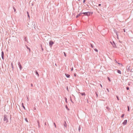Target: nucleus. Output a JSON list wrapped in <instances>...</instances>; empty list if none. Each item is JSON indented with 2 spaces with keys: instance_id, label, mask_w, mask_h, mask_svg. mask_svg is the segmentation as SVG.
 <instances>
[{
  "instance_id": "nucleus-1",
  "label": "nucleus",
  "mask_w": 133,
  "mask_h": 133,
  "mask_svg": "<svg viewBox=\"0 0 133 133\" xmlns=\"http://www.w3.org/2000/svg\"><path fill=\"white\" fill-rule=\"evenodd\" d=\"M82 14H83L85 16H89L90 15H92L93 14L92 12H82Z\"/></svg>"
},
{
  "instance_id": "nucleus-2",
  "label": "nucleus",
  "mask_w": 133,
  "mask_h": 133,
  "mask_svg": "<svg viewBox=\"0 0 133 133\" xmlns=\"http://www.w3.org/2000/svg\"><path fill=\"white\" fill-rule=\"evenodd\" d=\"M4 121L6 123H7L8 122V116L6 115H5L4 116L3 118Z\"/></svg>"
},
{
  "instance_id": "nucleus-3",
  "label": "nucleus",
  "mask_w": 133,
  "mask_h": 133,
  "mask_svg": "<svg viewBox=\"0 0 133 133\" xmlns=\"http://www.w3.org/2000/svg\"><path fill=\"white\" fill-rule=\"evenodd\" d=\"M54 43V42L52 41L51 40L49 42V45L50 46V48H51L52 46L53 45Z\"/></svg>"
},
{
  "instance_id": "nucleus-4",
  "label": "nucleus",
  "mask_w": 133,
  "mask_h": 133,
  "mask_svg": "<svg viewBox=\"0 0 133 133\" xmlns=\"http://www.w3.org/2000/svg\"><path fill=\"white\" fill-rule=\"evenodd\" d=\"M130 65H128L127 67V69L128 72L129 71L130 72L132 71V69H130Z\"/></svg>"
},
{
  "instance_id": "nucleus-5",
  "label": "nucleus",
  "mask_w": 133,
  "mask_h": 133,
  "mask_svg": "<svg viewBox=\"0 0 133 133\" xmlns=\"http://www.w3.org/2000/svg\"><path fill=\"white\" fill-rule=\"evenodd\" d=\"M110 43L112 44L113 47H116V44L114 41H112V42H110Z\"/></svg>"
},
{
  "instance_id": "nucleus-6",
  "label": "nucleus",
  "mask_w": 133,
  "mask_h": 133,
  "mask_svg": "<svg viewBox=\"0 0 133 133\" xmlns=\"http://www.w3.org/2000/svg\"><path fill=\"white\" fill-rule=\"evenodd\" d=\"M32 23V24H34L33 26H34V28L35 29H36V28H37V24L36 23L34 22H33Z\"/></svg>"
},
{
  "instance_id": "nucleus-7",
  "label": "nucleus",
  "mask_w": 133,
  "mask_h": 133,
  "mask_svg": "<svg viewBox=\"0 0 133 133\" xmlns=\"http://www.w3.org/2000/svg\"><path fill=\"white\" fill-rule=\"evenodd\" d=\"M18 65L20 70H21L22 69V67L21 65L20 64V63L19 62H18Z\"/></svg>"
},
{
  "instance_id": "nucleus-8",
  "label": "nucleus",
  "mask_w": 133,
  "mask_h": 133,
  "mask_svg": "<svg viewBox=\"0 0 133 133\" xmlns=\"http://www.w3.org/2000/svg\"><path fill=\"white\" fill-rule=\"evenodd\" d=\"M117 66L119 67V68H120L121 67H122L123 66L122 64L121 63L118 62H117Z\"/></svg>"
},
{
  "instance_id": "nucleus-9",
  "label": "nucleus",
  "mask_w": 133,
  "mask_h": 133,
  "mask_svg": "<svg viewBox=\"0 0 133 133\" xmlns=\"http://www.w3.org/2000/svg\"><path fill=\"white\" fill-rule=\"evenodd\" d=\"M1 56L2 59L4 60V52L3 51H2L1 52Z\"/></svg>"
},
{
  "instance_id": "nucleus-10",
  "label": "nucleus",
  "mask_w": 133,
  "mask_h": 133,
  "mask_svg": "<svg viewBox=\"0 0 133 133\" xmlns=\"http://www.w3.org/2000/svg\"><path fill=\"white\" fill-rule=\"evenodd\" d=\"M118 41L120 43H122V41L120 39H119V38L118 37V36L117 34V41Z\"/></svg>"
},
{
  "instance_id": "nucleus-11",
  "label": "nucleus",
  "mask_w": 133,
  "mask_h": 133,
  "mask_svg": "<svg viewBox=\"0 0 133 133\" xmlns=\"http://www.w3.org/2000/svg\"><path fill=\"white\" fill-rule=\"evenodd\" d=\"M127 119L125 120L123 123V124L124 125H125L127 124Z\"/></svg>"
},
{
  "instance_id": "nucleus-12",
  "label": "nucleus",
  "mask_w": 133,
  "mask_h": 133,
  "mask_svg": "<svg viewBox=\"0 0 133 133\" xmlns=\"http://www.w3.org/2000/svg\"><path fill=\"white\" fill-rule=\"evenodd\" d=\"M82 12L80 13H79L78 15H77L76 16V18H78L80 16H81L82 15Z\"/></svg>"
},
{
  "instance_id": "nucleus-13",
  "label": "nucleus",
  "mask_w": 133,
  "mask_h": 133,
  "mask_svg": "<svg viewBox=\"0 0 133 133\" xmlns=\"http://www.w3.org/2000/svg\"><path fill=\"white\" fill-rule=\"evenodd\" d=\"M24 41L27 42L28 43V40H27V38H26V37L25 36L24 37Z\"/></svg>"
},
{
  "instance_id": "nucleus-14",
  "label": "nucleus",
  "mask_w": 133,
  "mask_h": 133,
  "mask_svg": "<svg viewBox=\"0 0 133 133\" xmlns=\"http://www.w3.org/2000/svg\"><path fill=\"white\" fill-rule=\"evenodd\" d=\"M65 75L68 78H69L70 77V75L67 74H65Z\"/></svg>"
},
{
  "instance_id": "nucleus-15",
  "label": "nucleus",
  "mask_w": 133,
  "mask_h": 133,
  "mask_svg": "<svg viewBox=\"0 0 133 133\" xmlns=\"http://www.w3.org/2000/svg\"><path fill=\"white\" fill-rule=\"evenodd\" d=\"M117 72L118 73L120 74H121V72L120 70L117 69Z\"/></svg>"
},
{
  "instance_id": "nucleus-16",
  "label": "nucleus",
  "mask_w": 133,
  "mask_h": 133,
  "mask_svg": "<svg viewBox=\"0 0 133 133\" xmlns=\"http://www.w3.org/2000/svg\"><path fill=\"white\" fill-rule=\"evenodd\" d=\"M35 74H36V75H37L38 77H39V74L38 73V72L36 70V71H35Z\"/></svg>"
},
{
  "instance_id": "nucleus-17",
  "label": "nucleus",
  "mask_w": 133,
  "mask_h": 133,
  "mask_svg": "<svg viewBox=\"0 0 133 133\" xmlns=\"http://www.w3.org/2000/svg\"><path fill=\"white\" fill-rule=\"evenodd\" d=\"M25 46L27 48V49L29 50V52H30V48H29L28 47V46L26 45H25Z\"/></svg>"
},
{
  "instance_id": "nucleus-18",
  "label": "nucleus",
  "mask_w": 133,
  "mask_h": 133,
  "mask_svg": "<svg viewBox=\"0 0 133 133\" xmlns=\"http://www.w3.org/2000/svg\"><path fill=\"white\" fill-rule=\"evenodd\" d=\"M22 107L24 109V110H25L26 109L25 108V107L24 106V104L23 103H22Z\"/></svg>"
},
{
  "instance_id": "nucleus-19",
  "label": "nucleus",
  "mask_w": 133,
  "mask_h": 133,
  "mask_svg": "<svg viewBox=\"0 0 133 133\" xmlns=\"http://www.w3.org/2000/svg\"><path fill=\"white\" fill-rule=\"evenodd\" d=\"M64 125L65 127H67V125L65 121V122L64 123Z\"/></svg>"
},
{
  "instance_id": "nucleus-20",
  "label": "nucleus",
  "mask_w": 133,
  "mask_h": 133,
  "mask_svg": "<svg viewBox=\"0 0 133 133\" xmlns=\"http://www.w3.org/2000/svg\"><path fill=\"white\" fill-rule=\"evenodd\" d=\"M27 15H28V17L29 18H30V16H29V12H28V11H27Z\"/></svg>"
},
{
  "instance_id": "nucleus-21",
  "label": "nucleus",
  "mask_w": 133,
  "mask_h": 133,
  "mask_svg": "<svg viewBox=\"0 0 133 133\" xmlns=\"http://www.w3.org/2000/svg\"><path fill=\"white\" fill-rule=\"evenodd\" d=\"M80 94H81L82 95V96H85V94L84 92L80 93Z\"/></svg>"
},
{
  "instance_id": "nucleus-22",
  "label": "nucleus",
  "mask_w": 133,
  "mask_h": 133,
  "mask_svg": "<svg viewBox=\"0 0 133 133\" xmlns=\"http://www.w3.org/2000/svg\"><path fill=\"white\" fill-rule=\"evenodd\" d=\"M127 108H128V111H130V107L129 106H127Z\"/></svg>"
},
{
  "instance_id": "nucleus-23",
  "label": "nucleus",
  "mask_w": 133,
  "mask_h": 133,
  "mask_svg": "<svg viewBox=\"0 0 133 133\" xmlns=\"http://www.w3.org/2000/svg\"><path fill=\"white\" fill-rule=\"evenodd\" d=\"M90 45L91 47L92 48H94V46H93V45L91 43H90Z\"/></svg>"
},
{
  "instance_id": "nucleus-24",
  "label": "nucleus",
  "mask_w": 133,
  "mask_h": 133,
  "mask_svg": "<svg viewBox=\"0 0 133 133\" xmlns=\"http://www.w3.org/2000/svg\"><path fill=\"white\" fill-rule=\"evenodd\" d=\"M108 111H109L110 109L108 107H106Z\"/></svg>"
},
{
  "instance_id": "nucleus-25",
  "label": "nucleus",
  "mask_w": 133,
  "mask_h": 133,
  "mask_svg": "<svg viewBox=\"0 0 133 133\" xmlns=\"http://www.w3.org/2000/svg\"><path fill=\"white\" fill-rule=\"evenodd\" d=\"M13 9L14 10V11L15 12L16 11V9L14 6H13Z\"/></svg>"
},
{
  "instance_id": "nucleus-26",
  "label": "nucleus",
  "mask_w": 133,
  "mask_h": 133,
  "mask_svg": "<svg viewBox=\"0 0 133 133\" xmlns=\"http://www.w3.org/2000/svg\"><path fill=\"white\" fill-rule=\"evenodd\" d=\"M25 121L26 122H28V119H27V118H25Z\"/></svg>"
},
{
  "instance_id": "nucleus-27",
  "label": "nucleus",
  "mask_w": 133,
  "mask_h": 133,
  "mask_svg": "<svg viewBox=\"0 0 133 133\" xmlns=\"http://www.w3.org/2000/svg\"><path fill=\"white\" fill-rule=\"evenodd\" d=\"M80 129H81V127L80 126H79L78 127V130L79 132L80 131Z\"/></svg>"
},
{
  "instance_id": "nucleus-28",
  "label": "nucleus",
  "mask_w": 133,
  "mask_h": 133,
  "mask_svg": "<svg viewBox=\"0 0 133 133\" xmlns=\"http://www.w3.org/2000/svg\"><path fill=\"white\" fill-rule=\"evenodd\" d=\"M107 78L109 82H111L110 79L109 77H107Z\"/></svg>"
},
{
  "instance_id": "nucleus-29",
  "label": "nucleus",
  "mask_w": 133,
  "mask_h": 133,
  "mask_svg": "<svg viewBox=\"0 0 133 133\" xmlns=\"http://www.w3.org/2000/svg\"><path fill=\"white\" fill-rule=\"evenodd\" d=\"M70 101H71V102L73 103H74V102H73V101H72V99H71V97H70Z\"/></svg>"
},
{
  "instance_id": "nucleus-30",
  "label": "nucleus",
  "mask_w": 133,
  "mask_h": 133,
  "mask_svg": "<svg viewBox=\"0 0 133 133\" xmlns=\"http://www.w3.org/2000/svg\"><path fill=\"white\" fill-rule=\"evenodd\" d=\"M11 66L12 68V70H13V69L14 68V66H13V65L12 63H11Z\"/></svg>"
},
{
  "instance_id": "nucleus-31",
  "label": "nucleus",
  "mask_w": 133,
  "mask_h": 133,
  "mask_svg": "<svg viewBox=\"0 0 133 133\" xmlns=\"http://www.w3.org/2000/svg\"><path fill=\"white\" fill-rule=\"evenodd\" d=\"M65 107H66V109H67L68 110H69V109L68 108L67 105H65Z\"/></svg>"
},
{
  "instance_id": "nucleus-32",
  "label": "nucleus",
  "mask_w": 133,
  "mask_h": 133,
  "mask_svg": "<svg viewBox=\"0 0 133 133\" xmlns=\"http://www.w3.org/2000/svg\"><path fill=\"white\" fill-rule=\"evenodd\" d=\"M94 50L97 52L98 51V50H97L95 48V49H94Z\"/></svg>"
},
{
  "instance_id": "nucleus-33",
  "label": "nucleus",
  "mask_w": 133,
  "mask_h": 133,
  "mask_svg": "<svg viewBox=\"0 0 133 133\" xmlns=\"http://www.w3.org/2000/svg\"><path fill=\"white\" fill-rule=\"evenodd\" d=\"M66 90H67L68 91H69V89H68V86H66Z\"/></svg>"
},
{
  "instance_id": "nucleus-34",
  "label": "nucleus",
  "mask_w": 133,
  "mask_h": 133,
  "mask_svg": "<svg viewBox=\"0 0 133 133\" xmlns=\"http://www.w3.org/2000/svg\"><path fill=\"white\" fill-rule=\"evenodd\" d=\"M53 123H54V125L55 128H56V125L55 123L54 122Z\"/></svg>"
},
{
  "instance_id": "nucleus-35",
  "label": "nucleus",
  "mask_w": 133,
  "mask_h": 133,
  "mask_svg": "<svg viewBox=\"0 0 133 133\" xmlns=\"http://www.w3.org/2000/svg\"><path fill=\"white\" fill-rule=\"evenodd\" d=\"M126 89L127 90H128L129 89V87H127L126 88Z\"/></svg>"
},
{
  "instance_id": "nucleus-36",
  "label": "nucleus",
  "mask_w": 133,
  "mask_h": 133,
  "mask_svg": "<svg viewBox=\"0 0 133 133\" xmlns=\"http://www.w3.org/2000/svg\"><path fill=\"white\" fill-rule=\"evenodd\" d=\"M124 114H123L122 115L121 117L122 118H123V117H124Z\"/></svg>"
},
{
  "instance_id": "nucleus-37",
  "label": "nucleus",
  "mask_w": 133,
  "mask_h": 133,
  "mask_svg": "<svg viewBox=\"0 0 133 133\" xmlns=\"http://www.w3.org/2000/svg\"><path fill=\"white\" fill-rule=\"evenodd\" d=\"M65 102L66 103H68V102H67V98H65Z\"/></svg>"
},
{
  "instance_id": "nucleus-38",
  "label": "nucleus",
  "mask_w": 133,
  "mask_h": 133,
  "mask_svg": "<svg viewBox=\"0 0 133 133\" xmlns=\"http://www.w3.org/2000/svg\"><path fill=\"white\" fill-rule=\"evenodd\" d=\"M114 32H115V33L116 34V30L115 29H114Z\"/></svg>"
},
{
  "instance_id": "nucleus-39",
  "label": "nucleus",
  "mask_w": 133,
  "mask_h": 133,
  "mask_svg": "<svg viewBox=\"0 0 133 133\" xmlns=\"http://www.w3.org/2000/svg\"><path fill=\"white\" fill-rule=\"evenodd\" d=\"M37 123H38V125L39 127V121H37Z\"/></svg>"
},
{
  "instance_id": "nucleus-40",
  "label": "nucleus",
  "mask_w": 133,
  "mask_h": 133,
  "mask_svg": "<svg viewBox=\"0 0 133 133\" xmlns=\"http://www.w3.org/2000/svg\"><path fill=\"white\" fill-rule=\"evenodd\" d=\"M64 56L66 57V54L64 52Z\"/></svg>"
},
{
  "instance_id": "nucleus-41",
  "label": "nucleus",
  "mask_w": 133,
  "mask_h": 133,
  "mask_svg": "<svg viewBox=\"0 0 133 133\" xmlns=\"http://www.w3.org/2000/svg\"><path fill=\"white\" fill-rule=\"evenodd\" d=\"M117 100H119V97L117 96Z\"/></svg>"
},
{
  "instance_id": "nucleus-42",
  "label": "nucleus",
  "mask_w": 133,
  "mask_h": 133,
  "mask_svg": "<svg viewBox=\"0 0 133 133\" xmlns=\"http://www.w3.org/2000/svg\"><path fill=\"white\" fill-rule=\"evenodd\" d=\"M96 96H97V97H98V94L97 93V92H96Z\"/></svg>"
},
{
  "instance_id": "nucleus-43",
  "label": "nucleus",
  "mask_w": 133,
  "mask_h": 133,
  "mask_svg": "<svg viewBox=\"0 0 133 133\" xmlns=\"http://www.w3.org/2000/svg\"><path fill=\"white\" fill-rule=\"evenodd\" d=\"M123 32H125V29H123Z\"/></svg>"
},
{
  "instance_id": "nucleus-44",
  "label": "nucleus",
  "mask_w": 133,
  "mask_h": 133,
  "mask_svg": "<svg viewBox=\"0 0 133 133\" xmlns=\"http://www.w3.org/2000/svg\"><path fill=\"white\" fill-rule=\"evenodd\" d=\"M41 49L42 51H43L44 50L42 48V47H41Z\"/></svg>"
},
{
  "instance_id": "nucleus-45",
  "label": "nucleus",
  "mask_w": 133,
  "mask_h": 133,
  "mask_svg": "<svg viewBox=\"0 0 133 133\" xmlns=\"http://www.w3.org/2000/svg\"><path fill=\"white\" fill-rule=\"evenodd\" d=\"M101 5V4H99L98 5V6H100Z\"/></svg>"
},
{
  "instance_id": "nucleus-46",
  "label": "nucleus",
  "mask_w": 133,
  "mask_h": 133,
  "mask_svg": "<svg viewBox=\"0 0 133 133\" xmlns=\"http://www.w3.org/2000/svg\"><path fill=\"white\" fill-rule=\"evenodd\" d=\"M86 0H84L83 1V3H84L85 2Z\"/></svg>"
},
{
  "instance_id": "nucleus-47",
  "label": "nucleus",
  "mask_w": 133,
  "mask_h": 133,
  "mask_svg": "<svg viewBox=\"0 0 133 133\" xmlns=\"http://www.w3.org/2000/svg\"><path fill=\"white\" fill-rule=\"evenodd\" d=\"M107 90L108 91V92H109V90L108 89V88H107Z\"/></svg>"
},
{
  "instance_id": "nucleus-48",
  "label": "nucleus",
  "mask_w": 133,
  "mask_h": 133,
  "mask_svg": "<svg viewBox=\"0 0 133 133\" xmlns=\"http://www.w3.org/2000/svg\"><path fill=\"white\" fill-rule=\"evenodd\" d=\"M31 86L32 87L33 86V84L32 83H31Z\"/></svg>"
},
{
  "instance_id": "nucleus-49",
  "label": "nucleus",
  "mask_w": 133,
  "mask_h": 133,
  "mask_svg": "<svg viewBox=\"0 0 133 133\" xmlns=\"http://www.w3.org/2000/svg\"><path fill=\"white\" fill-rule=\"evenodd\" d=\"M73 70V68H72L71 69V71H72Z\"/></svg>"
},
{
  "instance_id": "nucleus-50",
  "label": "nucleus",
  "mask_w": 133,
  "mask_h": 133,
  "mask_svg": "<svg viewBox=\"0 0 133 133\" xmlns=\"http://www.w3.org/2000/svg\"><path fill=\"white\" fill-rule=\"evenodd\" d=\"M36 108L35 107H34V110H36Z\"/></svg>"
},
{
  "instance_id": "nucleus-51",
  "label": "nucleus",
  "mask_w": 133,
  "mask_h": 133,
  "mask_svg": "<svg viewBox=\"0 0 133 133\" xmlns=\"http://www.w3.org/2000/svg\"><path fill=\"white\" fill-rule=\"evenodd\" d=\"M45 124V125H46V122H45V124Z\"/></svg>"
},
{
  "instance_id": "nucleus-52",
  "label": "nucleus",
  "mask_w": 133,
  "mask_h": 133,
  "mask_svg": "<svg viewBox=\"0 0 133 133\" xmlns=\"http://www.w3.org/2000/svg\"><path fill=\"white\" fill-rule=\"evenodd\" d=\"M115 63H116V59H115Z\"/></svg>"
},
{
  "instance_id": "nucleus-53",
  "label": "nucleus",
  "mask_w": 133,
  "mask_h": 133,
  "mask_svg": "<svg viewBox=\"0 0 133 133\" xmlns=\"http://www.w3.org/2000/svg\"><path fill=\"white\" fill-rule=\"evenodd\" d=\"M100 86L102 88V85L100 84Z\"/></svg>"
},
{
  "instance_id": "nucleus-54",
  "label": "nucleus",
  "mask_w": 133,
  "mask_h": 133,
  "mask_svg": "<svg viewBox=\"0 0 133 133\" xmlns=\"http://www.w3.org/2000/svg\"><path fill=\"white\" fill-rule=\"evenodd\" d=\"M72 95L74 96V97H75V96H74V95Z\"/></svg>"
},
{
  "instance_id": "nucleus-55",
  "label": "nucleus",
  "mask_w": 133,
  "mask_h": 133,
  "mask_svg": "<svg viewBox=\"0 0 133 133\" xmlns=\"http://www.w3.org/2000/svg\"><path fill=\"white\" fill-rule=\"evenodd\" d=\"M119 46L121 45H121L119 44Z\"/></svg>"
},
{
  "instance_id": "nucleus-56",
  "label": "nucleus",
  "mask_w": 133,
  "mask_h": 133,
  "mask_svg": "<svg viewBox=\"0 0 133 133\" xmlns=\"http://www.w3.org/2000/svg\"><path fill=\"white\" fill-rule=\"evenodd\" d=\"M55 65H56V64H55Z\"/></svg>"
}]
</instances>
